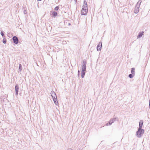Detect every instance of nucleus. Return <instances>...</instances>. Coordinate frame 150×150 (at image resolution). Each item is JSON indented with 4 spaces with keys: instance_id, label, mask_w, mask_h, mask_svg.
Instances as JSON below:
<instances>
[{
    "instance_id": "19",
    "label": "nucleus",
    "mask_w": 150,
    "mask_h": 150,
    "mask_svg": "<svg viewBox=\"0 0 150 150\" xmlns=\"http://www.w3.org/2000/svg\"><path fill=\"white\" fill-rule=\"evenodd\" d=\"M23 13L24 14H26L27 13L25 9H24L23 11Z\"/></svg>"
},
{
    "instance_id": "5",
    "label": "nucleus",
    "mask_w": 150,
    "mask_h": 150,
    "mask_svg": "<svg viewBox=\"0 0 150 150\" xmlns=\"http://www.w3.org/2000/svg\"><path fill=\"white\" fill-rule=\"evenodd\" d=\"M88 11V7H82V10L81 11V14L83 15H87Z\"/></svg>"
},
{
    "instance_id": "16",
    "label": "nucleus",
    "mask_w": 150,
    "mask_h": 150,
    "mask_svg": "<svg viewBox=\"0 0 150 150\" xmlns=\"http://www.w3.org/2000/svg\"><path fill=\"white\" fill-rule=\"evenodd\" d=\"M22 70V65L21 64H20L19 65V71H21Z\"/></svg>"
},
{
    "instance_id": "17",
    "label": "nucleus",
    "mask_w": 150,
    "mask_h": 150,
    "mask_svg": "<svg viewBox=\"0 0 150 150\" xmlns=\"http://www.w3.org/2000/svg\"><path fill=\"white\" fill-rule=\"evenodd\" d=\"M6 40L5 39H4L3 40V42L4 44H5L6 43Z\"/></svg>"
},
{
    "instance_id": "18",
    "label": "nucleus",
    "mask_w": 150,
    "mask_h": 150,
    "mask_svg": "<svg viewBox=\"0 0 150 150\" xmlns=\"http://www.w3.org/2000/svg\"><path fill=\"white\" fill-rule=\"evenodd\" d=\"M59 8L58 6H57L55 7V8H54V10L55 11H57L58 10Z\"/></svg>"
},
{
    "instance_id": "23",
    "label": "nucleus",
    "mask_w": 150,
    "mask_h": 150,
    "mask_svg": "<svg viewBox=\"0 0 150 150\" xmlns=\"http://www.w3.org/2000/svg\"><path fill=\"white\" fill-rule=\"evenodd\" d=\"M74 0L75 1V4H76V2H77V0Z\"/></svg>"
},
{
    "instance_id": "1",
    "label": "nucleus",
    "mask_w": 150,
    "mask_h": 150,
    "mask_svg": "<svg viewBox=\"0 0 150 150\" xmlns=\"http://www.w3.org/2000/svg\"><path fill=\"white\" fill-rule=\"evenodd\" d=\"M86 60H83L82 63V68L81 74V77L82 78H84L86 73Z\"/></svg>"
},
{
    "instance_id": "2",
    "label": "nucleus",
    "mask_w": 150,
    "mask_h": 150,
    "mask_svg": "<svg viewBox=\"0 0 150 150\" xmlns=\"http://www.w3.org/2000/svg\"><path fill=\"white\" fill-rule=\"evenodd\" d=\"M51 94L55 104L56 105H57L58 104V103L56 93L53 91H52L51 92Z\"/></svg>"
},
{
    "instance_id": "4",
    "label": "nucleus",
    "mask_w": 150,
    "mask_h": 150,
    "mask_svg": "<svg viewBox=\"0 0 150 150\" xmlns=\"http://www.w3.org/2000/svg\"><path fill=\"white\" fill-rule=\"evenodd\" d=\"M144 133V130L143 129H138V130L136 132V135L138 138H140L142 137Z\"/></svg>"
},
{
    "instance_id": "13",
    "label": "nucleus",
    "mask_w": 150,
    "mask_h": 150,
    "mask_svg": "<svg viewBox=\"0 0 150 150\" xmlns=\"http://www.w3.org/2000/svg\"><path fill=\"white\" fill-rule=\"evenodd\" d=\"M135 69L134 68H132L131 69V73L132 74H133L135 75Z\"/></svg>"
},
{
    "instance_id": "24",
    "label": "nucleus",
    "mask_w": 150,
    "mask_h": 150,
    "mask_svg": "<svg viewBox=\"0 0 150 150\" xmlns=\"http://www.w3.org/2000/svg\"><path fill=\"white\" fill-rule=\"evenodd\" d=\"M67 150H73L71 149H69Z\"/></svg>"
},
{
    "instance_id": "9",
    "label": "nucleus",
    "mask_w": 150,
    "mask_h": 150,
    "mask_svg": "<svg viewBox=\"0 0 150 150\" xmlns=\"http://www.w3.org/2000/svg\"><path fill=\"white\" fill-rule=\"evenodd\" d=\"M16 94L17 96L18 94V91L19 90V87L17 85L15 86Z\"/></svg>"
},
{
    "instance_id": "3",
    "label": "nucleus",
    "mask_w": 150,
    "mask_h": 150,
    "mask_svg": "<svg viewBox=\"0 0 150 150\" xmlns=\"http://www.w3.org/2000/svg\"><path fill=\"white\" fill-rule=\"evenodd\" d=\"M142 1L141 0H139L138 2L137 3L134 10V13H138L139 11V8L140 7L141 3Z\"/></svg>"
},
{
    "instance_id": "15",
    "label": "nucleus",
    "mask_w": 150,
    "mask_h": 150,
    "mask_svg": "<svg viewBox=\"0 0 150 150\" xmlns=\"http://www.w3.org/2000/svg\"><path fill=\"white\" fill-rule=\"evenodd\" d=\"M134 76V75L131 74H129V75L128 77L130 78H132Z\"/></svg>"
},
{
    "instance_id": "8",
    "label": "nucleus",
    "mask_w": 150,
    "mask_h": 150,
    "mask_svg": "<svg viewBox=\"0 0 150 150\" xmlns=\"http://www.w3.org/2000/svg\"><path fill=\"white\" fill-rule=\"evenodd\" d=\"M102 47V42H100L97 47V51H100L101 49V47Z\"/></svg>"
},
{
    "instance_id": "25",
    "label": "nucleus",
    "mask_w": 150,
    "mask_h": 150,
    "mask_svg": "<svg viewBox=\"0 0 150 150\" xmlns=\"http://www.w3.org/2000/svg\"><path fill=\"white\" fill-rule=\"evenodd\" d=\"M38 1H41L42 0H38Z\"/></svg>"
},
{
    "instance_id": "20",
    "label": "nucleus",
    "mask_w": 150,
    "mask_h": 150,
    "mask_svg": "<svg viewBox=\"0 0 150 150\" xmlns=\"http://www.w3.org/2000/svg\"><path fill=\"white\" fill-rule=\"evenodd\" d=\"M1 35L2 36H4V33H3V32H1Z\"/></svg>"
},
{
    "instance_id": "22",
    "label": "nucleus",
    "mask_w": 150,
    "mask_h": 150,
    "mask_svg": "<svg viewBox=\"0 0 150 150\" xmlns=\"http://www.w3.org/2000/svg\"><path fill=\"white\" fill-rule=\"evenodd\" d=\"M149 108H150V99L149 101Z\"/></svg>"
},
{
    "instance_id": "12",
    "label": "nucleus",
    "mask_w": 150,
    "mask_h": 150,
    "mask_svg": "<svg viewBox=\"0 0 150 150\" xmlns=\"http://www.w3.org/2000/svg\"><path fill=\"white\" fill-rule=\"evenodd\" d=\"M82 7H88L86 1H84Z\"/></svg>"
},
{
    "instance_id": "10",
    "label": "nucleus",
    "mask_w": 150,
    "mask_h": 150,
    "mask_svg": "<svg viewBox=\"0 0 150 150\" xmlns=\"http://www.w3.org/2000/svg\"><path fill=\"white\" fill-rule=\"evenodd\" d=\"M143 120H140L139 122V127L138 129H142V128L143 124Z\"/></svg>"
},
{
    "instance_id": "26",
    "label": "nucleus",
    "mask_w": 150,
    "mask_h": 150,
    "mask_svg": "<svg viewBox=\"0 0 150 150\" xmlns=\"http://www.w3.org/2000/svg\"><path fill=\"white\" fill-rule=\"evenodd\" d=\"M69 25H70V23H69Z\"/></svg>"
},
{
    "instance_id": "21",
    "label": "nucleus",
    "mask_w": 150,
    "mask_h": 150,
    "mask_svg": "<svg viewBox=\"0 0 150 150\" xmlns=\"http://www.w3.org/2000/svg\"><path fill=\"white\" fill-rule=\"evenodd\" d=\"M79 73H80V71L79 70H78V76H79Z\"/></svg>"
},
{
    "instance_id": "6",
    "label": "nucleus",
    "mask_w": 150,
    "mask_h": 150,
    "mask_svg": "<svg viewBox=\"0 0 150 150\" xmlns=\"http://www.w3.org/2000/svg\"><path fill=\"white\" fill-rule=\"evenodd\" d=\"M12 39L13 41V42L16 44H17L18 43V38L16 36H14L13 37Z\"/></svg>"
},
{
    "instance_id": "7",
    "label": "nucleus",
    "mask_w": 150,
    "mask_h": 150,
    "mask_svg": "<svg viewBox=\"0 0 150 150\" xmlns=\"http://www.w3.org/2000/svg\"><path fill=\"white\" fill-rule=\"evenodd\" d=\"M116 120V118H112L111 119L109 122L106 124V125H111L112 123H113Z\"/></svg>"
},
{
    "instance_id": "14",
    "label": "nucleus",
    "mask_w": 150,
    "mask_h": 150,
    "mask_svg": "<svg viewBox=\"0 0 150 150\" xmlns=\"http://www.w3.org/2000/svg\"><path fill=\"white\" fill-rule=\"evenodd\" d=\"M52 15L54 17L56 16L57 15V12L55 11H53L52 13Z\"/></svg>"
},
{
    "instance_id": "11",
    "label": "nucleus",
    "mask_w": 150,
    "mask_h": 150,
    "mask_svg": "<svg viewBox=\"0 0 150 150\" xmlns=\"http://www.w3.org/2000/svg\"><path fill=\"white\" fill-rule=\"evenodd\" d=\"M144 32L142 31V32H140L139 34L138 35L137 38H141L142 35H143Z\"/></svg>"
}]
</instances>
